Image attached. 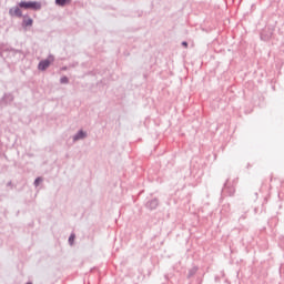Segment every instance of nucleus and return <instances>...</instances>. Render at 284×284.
Instances as JSON below:
<instances>
[{
  "label": "nucleus",
  "mask_w": 284,
  "mask_h": 284,
  "mask_svg": "<svg viewBox=\"0 0 284 284\" xmlns=\"http://www.w3.org/2000/svg\"><path fill=\"white\" fill-rule=\"evenodd\" d=\"M245 219H247V215L245 213L240 216V221H245Z\"/></svg>",
  "instance_id": "f3484780"
},
{
  "label": "nucleus",
  "mask_w": 284,
  "mask_h": 284,
  "mask_svg": "<svg viewBox=\"0 0 284 284\" xmlns=\"http://www.w3.org/2000/svg\"><path fill=\"white\" fill-rule=\"evenodd\" d=\"M60 83L68 84L70 83V79L67 75H63L62 78H60Z\"/></svg>",
  "instance_id": "4468645a"
},
{
  "label": "nucleus",
  "mask_w": 284,
  "mask_h": 284,
  "mask_svg": "<svg viewBox=\"0 0 284 284\" xmlns=\"http://www.w3.org/2000/svg\"><path fill=\"white\" fill-rule=\"evenodd\" d=\"M69 3H72V0H55V6H60V8H65Z\"/></svg>",
  "instance_id": "9d476101"
},
{
  "label": "nucleus",
  "mask_w": 284,
  "mask_h": 284,
  "mask_svg": "<svg viewBox=\"0 0 284 284\" xmlns=\"http://www.w3.org/2000/svg\"><path fill=\"white\" fill-rule=\"evenodd\" d=\"M77 239V234L71 233L69 236V245H74V240Z\"/></svg>",
  "instance_id": "f8f14e48"
},
{
  "label": "nucleus",
  "mask_w": 284,
  "mask_h": 284,
  "mask_svg": "<svg viewBox=\"0 0 284 284\" xmlns=\"http://www.w3.org/2000/svg\"><path fill=\"white\" fill-rule=\"evenodd\" d=\"M199 272V266H193L192 268L189 270V273L186 275V278H192Z\"/></svg>",
  "instance_id": "9b49d317"
},
{
  "label": "nucleus",
  "mask_w": 284,
  "mask_h": 284,
  "mask_svg": "<svg viewBox=\"0 0 284 284\" xmlns=\"http://www.w3.org/2000/svg\"><path fill=\"white\" fill-rule=\"evenodd\" d=\"M52 63H54V55L49 54L47 59L41 60L38 63V70H40V72H45V70H48Z\"/></svg>",
  "instance_id": "7ed1b4c3"
},
{
  "label": "nucleus",
  "mask_w": 284,
  "mask_h": 284,
  "mask_svg": "<svg viewBox=\"0 0 284 284\" xmlns=\"http://www.w3.org/2000/svg\"><path fill=\"white\" fill-rule=\"evenodd\" d=\"M83 139H88V132L83 129H80L74 135L73 141H81Z\"/></svg>",
  "instance_id": "1a4fd4ad"
},
{
  "label": "nucleus",
  "mask_w": 284,
  "mask_h": 284,
  "mask_svg": "<svg viewBox=\"0 0 284 284\" xmlns=\"http://www.w3.org/2000/svg\"><path fill=\"white\" fill-rule=\"evenodd\" d=\"M227 183H230V180L225 181L222 192L226 193L227 196H233L236 192V189H234V186H227Z\"/></svg>",
  "instance_id": "6e6552de"
},
{
  "label": "nucleus",
  "mask_w": 284,
  "mask_h": 284,
  "mask_svg": "<svg viewBox=\"0 0 284 284\" xmlns=\"http://www.w3.org/2000/svg\"><path fill=\"white\" fill-rule=\"evenodd\" d=\"M43 182V178L41 176H38L36 178L34 182H33V185L39 186L41 183Z\"/></svg>",
  "instance_id": "ddd939ff"
},
{
  "label": "nucleus",
  "mask_w": 284,
  "mask_h": 284,
  "mask_svg": "<svg viewBox=\"0 0 284 284\" xmlns=\"http://www.w3.org/2000/svg\"><path fill=\"white\" fill-rule=\"evenodd\" d=\"M3 48V44H0V50Z\"/></svg>",
  "instance_id": "aec40b11"
},
{
  "label": "nucleus",
  "mask_w": 284,
  "mask_h": 284,
  "mask_svg": "<svg viewBox=\"0 0 284 284\" xmlns=\"http://www.w3.org/2000/svg\"><path fill=\"white\" fill-rule=\"evenodd\" d=\"M9 52H14V54L21 52V50L14 49V48H10L8 49Z\"/></svg>",
  "instance_id": "2eb2a0df"
},
{
  "label": "nucleus",
  "mask_w": 284,
  "mask_h": 284,
  "mask_svg": "<svg viewBox=\"0 0 284 284\" xmlns=\"http://www.w3.org/2000/svg\"><path fill=\"white\" fill-rule=\"evenodd\" d=\"M19 8H21V10H34V12L41 10V2L40 1H27V0H21L18 3Z\"/></svg>",
  "instance_id": "f257e3e1"
},
{
  "label": "nucleus",
  "mask_w": 284,
  "mask_h": 284,
  "mask_svg": "<svg viewBox=\"0 0 284 284\" xmlns=\"http://www.w3.org/2000/svg\"><path fill=\"white\" fill-rule=\"evenodd\" d=\"M181 45H182V48H187L189 43H187V41H182Z\"/></svg>",
  "instance_id": "dca6fc26"
},
{
  "label": "nucleus",
  "mask_w": 284,
  "mask_h": 284,
  "mask_svg": "<svg viewBox=\"0 0 284 284\" xmlns=\"http://www.w3.org/2000/svg\"><path fill=\"white\" fill-rule=\"evenodd\" d=\"M22 19H23L21 23L22 28H32V26L34 24V20L30 18V16L28 14H23Z\"/></svg>",
  "instance_id": "423d86ee"
},
{
  "label": "nucleus",
  "mask_w": 284,
  "mask_h": 284,
  "mask_svg": "<svg viewBox=\"0 0 284 284\" xmlns=\"http://www.w3.org/2000/svg\"><path fill=\"white\" fill-rule=\"evenodd\" d=\"M10 17H17L18 19H21L23 17V11H21V7L16 6L9 9Z\"/></svg>",
  "instance_id": "39448f33"
},
{
  "label": "nucleus",
  "mask_w": 284,
  "mask_h": 284,
  "mask_svg": "<svg viewBox=\"0 0 284 284\" xmlns=\"http://www.w3.org/2000/svg\"><path fill=\"white\" fill-rule=\"evenodd\" d=\"M144 207L146 210H149L150 212L156 210V207H159V199L158 197H153L151 200H148L144 204Z\"/></svg>",
  "instance_id": "20e7f679"
},
{
  "label": "nucleus",
  "mask_w": 284,
  "mask_h": 284,
  "mask_svg": "<svg viewBox=\"0 0 284 284\" xmlns=\"http://www.w3.org/2000/svg\"><path fill=\"white\" fill-rule=\"evenodd\" d=\"M197 284H203V278H197Z\"/></svg>",
  "instance_id": "a211bd4d"
},
{
  "label": "nucleus",
  "mask_w": 284,
  "mask_h": 284,
  "mask_svg": "<svg viewBox=\"0 0 284 284\" xmlns=\"http://www.w3.org/2000/svg\"><path fill=\"white\" fill-rule=\"evenodd\" d=\"M254 214H258V207L254 209Z\"/></svg>",
  "instance_id": "6ab92c4d"
},
{
  "label": "nucleus",
  "mask_w": 284,
  "mask_h": 284,
  "mask_svg": "<svg viewBox=\"0 0 284 284\" xmlns=\"http://www.w3.org/2000/svg\"><path fill=\"white\" fill-rule=\"evenodd\" d=\"M274 37V27L266 26L260 33L261 41H270Z\"/></svg>",
  "instance_id": "f03ea898"
},
{
  "label": "nucleus",
  "mask_w": 284,
  "mask_h": 284,
  "mask_svg": "<svg viewBox=\"0 0 284 284\" xmlns=\"http://www.w3.org/2000/svg\"><path fill=\"white\" fill-rule=\"evenodd\" d=\"M12 101H14V94H12L11 92L4 93L0 99V103H3L4 105H9L10 103H12Z\"/></svg>",
  "instance_id": "0eeeda50"
}]
</instances>
